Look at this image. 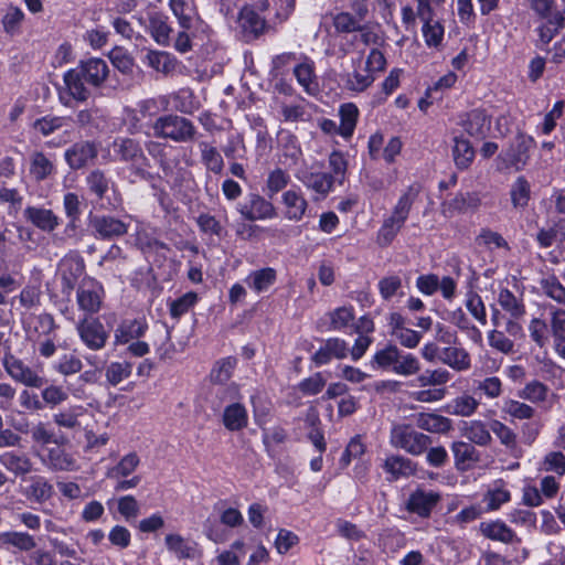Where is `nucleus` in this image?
<instances>
[{
  "label": "nucleus",
  "instance_id": "obj_48",
  "mask_svg": "<svg viewBox=\"0 0 565 565\" xmlns=\"http://www.w3.org/2000/svg\"><path fill=\"white\" fill-rule=\"evenodd\" d=\"M398 358L399 349L394 344H388L374 354L371 365L374 369L392 370L394 372Z\"/></svg>",
  "mask_w": 565,
  "mask_h": 565
},
{
  "label": "nucleus",
  "instance_id": "obj_37",
  "mask_svg": "<svg viewBox=\"0 0 565 565\" xmlns=\"http://www.w3.org/2000/svg\"><path fill=\"white\" fill-rule=\"evenodd\" d=\"M0 545L6 547H14L20 552H30L36 546L35 539L20 531H7L0 533Z\"/></svg>",
  "mask_w": 565,
  "mask_h": 565
},
{
  "label": "nucleus",
  "instance_id": "obj_59",
  "mask_svg": "<svg viewBox=\"0 0 565 565\" xmlns=\"http://www.w3.org/2000/svg\"><path fill=\"white\" fill-rule=\"evenodd\" d=\"M84 413L83 406H72L53 415V420L58 427L74 429L81 426L78 417Z\"/></svg>",
  "mask_w": 565,
  "mask_h": 565
},
{
  "label": "nucleus",
  "instance_id": "obj_56",
  "mask_svg": "<svg viewBox=\"0 0 565 565\" xmlns=\"http://www.w3.org/2000/svg\"><path fill=\"white\" fill-rule=\"evenodd\" d=\"M452 153L456 166L461 170L467 169L475 157L470 142L463 138H455Z\"/></svg>",
  "mask_w": 565,
  "mask_h": 565
},
{
  "label": "nucleus",
  "instance_id": "obj_53",
  "mask_svg": "<svg viewBox=\"0 0 565 565\" xmlns=\"http://www.w3.org/2000/svg\"><path fill=\"white\" fill-rule=\"evenodd\" d=\"M451 379V374L448 370L444 367L438 369H427L423 373H420L417 379V385L420 387L426 386H440L447 384Z\"/></svg>",
  "mask_w": 565,
  "mask_h": 565
},
{
  "label": "nucleus",
  "instance_id": "obj_16",
  "mask_svg": "<svg viewBox=\"0 0 565 565\" xmlns=\"http://www.w3.org/2000/svg\"><path fill=\"white\" fill-rule=\"evenodd\" d=\"M114 157L109 161H124L139 163L146 160L143 150L138 140L128 137H117L110 145Z\"/></svg>",
  "mask_w": 565,
  "mask_h": 565
},
{
  "label": "nucleus",
  "instance_id": "obj_24",
  "mask_svg": "<svg viewBox=\"0 0 565 565\" xmlns=\"http://www.w3.org/2000/svg\"><path fill=\"white\" fill-rule=\"evenodd\" d=\"M0 465L15 477H24L33 471L31 458L24 452L14 450L1 454Z\"/></svg>",
  "mask_w": 565,
  "mask_h": 565
},
{
  "label": "nucleus",
  "instance_id": "obj_47",
  "mask_svg": "<svg viewBox=\"0 0 565 565\" xmlns=\"http://www.w3.org/2000/svg\"><path fill=\"white\" fill-rule=\"evenodd\" d=\"M510 198L513 207L524 209L527 206L531 199V185L523 175L518 177L512 183Z\"/></svg>",
  "mask_w": 565,
  "mask_h": 565
},
{
  "label": "nucleus",
  "instance_id": "obj_49",
  "mask_svg": "<svg viewBox=\"0 0 565 565\" xmlns=\"http://www.w3.org/2000/svg\"><path fill=\"white\" fill-rule=\"evenodd\" d=\"M290 182L289 173L281 169L275 168L268 172L265 193L268 199H273L278 192L282 191Z\"/></svg>",
  "mask_w": 565,
  "mask_h": 565
},
{
  "label": "nucleus",
  "instance_id": "obj_60",
  "mask_svg": "<svg viewBox=\"0 0 565 565\" xmlns=\"http://www.w3.org/2000/svg\"><path fill=\"white\" fill-rule=\"evenodd\" d=\"M540 469L545 472H554L557 476L565 475V455L558 450L548 451L540 463Z\"/></svg>",
  "mask_w": 565,
  "mask_h": 565
},
{
  "label": "nucleus",
  "instance_id": "obj_43",
  "mask_svg": "<svg viewBox=\"0 0 565 565\" xmlns=\"http://www.w3.org/2000/svg\"><path fill=\"white\" fill-rule=\"evenodd\" d=\"M383 467L394 479L409 477L416 472V463L403 456H391L386 458Z\"/></svg>",
  "mask_w": 565,
  "mask_h": 565
},
{
  "label": "nucleus",
  "instance_id": "obj_22",
  "mask_svg": "<svg viewBox=\"0 0 565 565\" xmlns=\"http://www.w3.org/2000/svg\"><path fill=\"white\" fill-rule=\"evenodd\" d=\"M148 32L153 41L161 46L171 45V34L173 28L169 23V18L162 12H151L149 14Z\"/></svg>",
  "mask_w": 565,
  "mask_h": 565
},
{
  "label": "nucleus",
  "instance_id": "obj_6",
  "mask_svg": "<svg viewBox=\"0 0 565 565\" xmlns=\"http://www.w3.org/2000/svg\"><path fill=\"white\" fill-rule=\"evenodd\" d=\"M105 297L103 285L93 277H84L76 290V303L85 317H92L102 309Z\"/></svg>",
  "mask_w": 565,
  "mask_h": 565
},
{
  "label": "nucleus",
  "instance_id": "obj_54",
  "mask_svg": "<svg viewBox=\"0 0 565 565\" xmlns=\"http://www.w3.org/2000/svg\"><path fill=\"white\" fill-rule=\"evenodd\" d=\"M510 499V491L503 484H495L484 493L482 501L486 503L487 511H495Z\"/></svg>",
  "mask_w": 565,
  "mask_h": 565
},
{
  "label": "nucleus",
  "instance_id": "obj_36",
  "mask_svg": "<svg viewBox=\"0 0 565 565\" xmlns=\"http://www.w3.org/2000/svg\"><path fill=\"white\" fill-rule=\"evenodd\" d=\"M237 23L245 34L254 36L260 34L265 29V20L250 7L241 9Z\"/></svg>",
  "mask_w": 565,
  "mask_h": 565
},
{
  "label": "nucleus",
  "instance_id": "obj_64",
  "mask_svg": "<svg viewBox=\"0 0 565 565\" xmlns=\"http://www.w3.org/2000/svg\"><path fill=\"white\" fill-rule=\"evenodd\" d=\"M301 159L302 150L300 146L292 136H289L287 142L282 147L280 163L286 168H292L297 166Z\"/></svg>",
  "mask_w": 565,
  "mask_h": 565
},
{
  "label": "nucleus",
  "instance_id": "obj_20",
  "mask_svg": "<svg viewBox=\"0 0 565 565\" xmlns=\"http://www.w3.org/2000/svg\"><path fill=\"white\" fill-rule=\"evenodd\" d=\"M148 323L145 318L124 319L114 333L115 344H127L145 335Z\"/></svg>",
  "mask_w": 565,
  "mask_h": 565
},
{
  "label": "nucleus",
  "instance_id": "obj_25",
  "mask_svg": "<svg viewBox=\"0 0 565 565\" xmlns=\"http://www.w3.org/2000/svg\"><path fill=\"white\" fill-rule=\"evenodd\" d=\"M315 70V62L306 56L302 62H299L294 66V75L298 84L309 95H316L319 90L318 78Z\"/></svg>",
  "mask_w": 565,
  "mask_h": 565
},
{
  "label": "nucleus",
  "instance_id": "obj_13",
  "mask_svg": "<svg viewBox=\"0 0 565 565\" xmlns=\"http://www.w3.org/2000/svg\"><path fill=\"white\" fill-rule=\"evenodd\" d=\"M534 147L535 141L532 137L520 135L501 157L505 161L507 167L521 171L527 164L531 150Z\"/></svg>",
  "mask_w": 565,
  "mask_h": 565
},
{
  "label": "nucleus",
  "instance_id": "obj_33",
  "mask_svg": "<svg viewBox=\"0 0 565 565\" xmlns=\"http://www.w3.org/2000/svg\"><path fill=\"white\" fill-rule=\"evenodd\" d=\"M491 120L484 110L475 109L468 114L463 124L465 130L477 139H483L489 129Z\"/></svg>",
  "mask_w": 565,
  "mask_h": 565
},
{
  "label": "nucleus",
  "instance_id": "obj_42",
  "mask_svg": "<svg viewBox=\"0 0 565 565\" xmlns=\"http://www.w3.org/2000/svg\"><path fill=\"white\" fill-rule=\"evenodd\" d=\"M86 185L92 194L98 200H103L107 192L114 186L113 181L106 172L100 169H94L85 178Z\"/></svg>",
  "mask_w": 565,
  "mask_h": 565
},
{
  "label": "nucleus",
  "instance_id": "obj_27",
  "mask_svg": "<svg viewBox=\"0 0 565 565\" xmlns=\"http://www.w3.org/2000/svg\"><path fill=\"white\" fill-rule=\"evenodd\" d=\"M142 62L163 75L172 74L178 66V58L169 52L149 50Z\"/></svg>",
  "mask_w": 565,
  "mask_h": 565
},
{
  "label": "nucleus",
  "instance_id": "obj_55",
  "mask_svg": "<svg viewBox=\"0 0 565 565\" xmlns=\"http://www.w3.org/2000/svg\"><path fill=\"white\" fill-rule=\"evenodd\" d=\"M132 364L127 361L110 362L105 369V377L111 386H116L131 375Z\"/></svg>",
  "mask_w": 565,
  "mask_h": 565
},
{
  "label": "nucleus",
  "instance_id": "obj_44",
  "mask_svg": "<svg viewBox=\"0 0 565 565\" xmlns=\"http://www.w3.org/2000/svg\"><path fill=\"white\" fill-rule=\"evenodd\" d=\"M276 278V270L271 267H266L252 271L246 278V282L252 289L259 294L273 286Z\"/></svg>",
  "mask_w": 565,
  "mask_h": 565
},
{
  "label": "nucleus",
  "instance_id": "obj_21",
  "mask_svg": "<svg viewBox=\"0 0 565 565\" xmlns=\"http://www.w3.org/2000/svg\"><path fill=\"white\" fill-rule=\"evenodd\" d=\"M439 500L440 495L438 492L418 489L409 495L407 510L422 518H427Z\"/></svg>",
  "mask_w": 565,
  "mask_h": 565
},
{
  "label": "nucleus",
  "instance_id": "obj_28",
  "mask_svg": "<svg viewBox=\"0 0 565 565\" xmlns=\"http://www.w3.org/2000/svg\"><path fill=\"white\" fill-rule=\"evenodd\" d=\"M159 100L164 108L171 104L175 110L183 114H191L198 109V103L190 88H180L168 96H161Z\"/></svg>",
  "mask_w": 565,
  "mask_h": 565
},
{
  "label": "nucleus",
  "instance_id": "obj_9",
  "mask_svg": "<svg viewBox=\"0 0 565 565\" xmlns=\"http://www.w3.org/2000/svg\"><path fill=\"white\" fill-rule=\"evenodd\" d=\"M85 271L84 258L77 252H70L58 263L62 292L70 296Z\"/></svg>",
  "mask_w": 565,
  "mask_h": 565
},
{
  "label": "nucleus",
  "instance_id": "obj_14",
  "mask_svg": "<svg viewBox=\"0 0 565 565\" xmlns=\"http://www.w3.org/2000/svg\"><path fill=\"white\" fill-rule=\"evenodd\" d=\"M169 6L180 29H207L191 0H169Z\"/></svg>",
  "mask_w": 565,
  "mask_h": 565
},
{
  "label": "nucleus",
  "instance_id": "obj_29",
  "mask_svg": "<svg viewBox=\"0 0 565 565\" xmlns=\"http://www.w3.org/2000/svg\"><path fill=\"white\" fill-rule=\"evenodd\" d=\"M22 494L31 502L43 503L53 495V486L43 476H33L29 484L22 490Z\"/></svg>",
  "mask_w": 565,
  "mask_h": 565
},
{
  "label": "nucleus",
  "instance_id": "obj_3",
  "mask_svg": "<svg viewBox=\"0 0 565 565\" xmlns=\"http://www.w3.org/2000/svg\"><path fill=\"white\" fill-rule=\"evenodd\" d=\"M352 71L345 75L347 89L355 93L366 90L375 81L376 75L385 70L386 58L382 51L374 47L363 62V52L351 61Z\"/></svg>",
  "mask_w": 565,
  "mask_h": 565
},
{
  "label": "nucleus",
  "instance_id": "obj_41",
  "mask_svg": "<svg viewBox=\"0 0 565 565\" xmlns=\"http://www.w3.org/2000/svg\"><path fill=\"white\" fill-rule=\"evenodd\" d=\"M416 425L418 428L429 433L445 434L450 430L451 420L438 414L422 413L416 418Z\"/></svg>",
  "mask_w": 565,
  "mask_h": 565
},
{
  "label": "nucleus",
  "instance_id": "obj_11",
  "mask_svg": "<svg viewBox=\"0 0 565 565\" xmlns=\"http://www.w3.org/2000/svg\"><path fill=\"white\" fill-rule=\"evenodd\" d=\"M99 143L94 140H79L68 147L64 159L72 170H79L93 163L98 157Z\"/></svg>",
  "mask_w": 565,
  "mask_h": 565
},
{
  "label": "nucleus",
  "instance_id": "obj_34",
  "mask_svg": "<svg viewBox=\"0 0 565 565\" xmlns=\"http://www.w3.org/2000/svg\"><path fill=\"white\" fill-rule=\"evenodd\" d=\"M223 424L226 429L236 431L245 428L248 424V415L245 406L241 403H232L224 408Z\"/></svg>",
  "mask_w": 565,
  "mask_h": 565
},
{
  "label": "nucleus",
  "instance_id": "obj_63",
  "mask_svg": "<svg viewBox=\"0 0 565 565\" xmlns=\"http://www.w3.org/2000/svg\"><path fill=\"white\" fill-rule=\"evenodd\" d=\"M83 363L78 356L73 353H65L53 364V370L57 373L68 376L78 373Z\"/></svg>",
  "mask_w": 565,
  "mask_h": 565
},
{
  "label": "nucleus",
  "instance_id": "obj_19",
  "mask_svg": "<svg viewBox=\"0 0 565 565\" xmlns=\"http://www.w3.org/2000/svg\"><path fill=\"white\" fill-rule=\"evenodd\" d=\"M295 177L299 180L308 190L315 193L327 196L333 186V177L327 172H311L307 169H299Z\"/></svg>",
  "mask_w": 565,
  "mask_h": 565
},
{
  "label": "nucleus",
  "instance_id": "obj_7",
  "mask_svg": "<svg viewBox=\"0 0 565 565\" xmlns=\"http://www.w3.org/2000/svg\"><path fill=\"white\" fill-rule=\"evenodd\" d=\"M241 216L249 222L271 220L277 216L275 205L259 193H248L243 202L236 205Z\"/></svg>",
  "mask_w": 565,
  "mask_h": 565
},
{
  "label": "nucleus",
  "instance_id": "obj_61",
  "mask_svg": "<svg viewBox=\"0 0 565 565\" xmlns=\"http://www.w3.org/2000/svg\"><path fill=\"white\" fill-rule=\"evenodd\" d=\"M502 412L513 419H531L535 415V409L520 401L507 399L503 403Z\"/></svg>",
  "mask_w": 565,
  "mask_h": 565
},
{
  "label": "nucleus",
  "instance_id": "obj_30",
  "mask_svg": "<svg viewBox=\"0 0 565 565\" xmlns=\"http://www.w3.org/2000/svg\"><path fill=\"white\" fill-rule=\"evenodd\" d=\"M479 529L484 537L492 541L504 544L518 541L515 532L501 520L481 522Z\"/></svg>",
  "mask_w": 565,
  "mask_h": 565
},
{
  "label": "nucleus",
  "instance_id": "obj_23",
  "mask_svg": "<svg viewBox=\"0 0 565 565\" xmlns=\"http://www.w3.org/2000/svg\"><path fill=\"white\" fill-rule=\"evenodd\" d=\"M480 204L481 199L478 193H458L451 200H447L441 203V214L446 217H452L456 213L476 210Z\"/></svg>",
  "mask_w": 565,
  "mask_h": 565
},
{
  "label": "nucleus",
  "instance_id": "obj_10",
  "mask_svg": "<svg viewBox=\"0 0 565 565\" xmlns=\"http://www.w3.org/2000/svg\"><path fill=\"white\" fill-rule=\"evenodd\" d=\"M42 465L53 472H72L79 469V465L74 454L67 451L61 446L45 447L42 454H39Z\"/></svg>",
  "mask_w": 565,
  "mask_h": 565
},
{
  "label": "nucleus",
  "instance_id": "obj_5",
  "mask_svg": "<svg viewBox=\"0 0 565 565\" xmlns=\"http://www.w3.org/2000/svg\"><path fill=\"white\" fill-rule=\"evenodd\" d=\"M391 445L413 456L423 455L431 444L429 436L417 431L412 425H393L390 434Z\"/></svg>",
  "mask_w": 565,
  "mask_h": 565
},
{
  "label": "nucleus",
  "instance_id": "obj_46",
  "mask_svg": "<svg viewBox=\"0 0 565 565\" xmlns=\"http://www.w3.org/2000/svg\"><path fill=\"white\" fill-rule=\"evenodd\" d=\"M201 160L207 171L221 174L224 168V160L216 147L202 141L199 143Z\"/></svg>",
  "mask_w": 565,
  "mask_h": 565
},
{
  "label": "nucleus",
  "instance_id": "obj_50",
  "mask_svg": "<svg viewBox=\"0 0 565 565\" xmlns=\"http://www.w3.org/2000/svg\"><path fill=\"white\" fill-rule=\"evenodd\" d=\"M498 302L500 307L511 316V318L520 319L525 315V307L522 299L514 296L507 288L500 290Z\"/></svg>",
  "mask_w": 565,
  "mask_h": 565
},
{
  "label": "nucleus",
  "instance_id": "obj_26",
  "mask_svg": "<svg viewBox=\"0 0 565 565\" xmlns=\"http://www.w3.org/2000/svg\"><path fill=\"white\" fill-rule=\"evenodd\" d=\"M23 214L28 222L43 232L51 233L60 225L58 216L49 209L26 206Z\"/></svg>",
  "mask_w": 565,
  "mask_h": 565
},
{
  "label": "nucleus",
  "instance_id": "obj_2",
  "mask_svg": "<svg viewBox=\"0 0 565 565\" xmlns=\"http://www.w3.org/2000/svg\"><path fill=\"white\" fill-rule=\"evenodd\" d=\"M422 192V185L417 182L408 185L399 195L391 214L384 218L377 235L376 243L381 247L392 244L399 231L406 223L412 207Z\"/></svg>",
  "mask_w": 565,
  "mask_h": 565
},
{
  "label": "nucleus",
  "instance_id": "obj_4",
  "mask_svg": "<svg viewBox=\"0 0 565 565\" xmlns=\"http://www.w3.org/2000/svg\"><path fill=\"white\" fill-rule=\"evenodd\" d=\"M152 130L154 137L179 143L190 142L196 135V128L190 119L173 114L157 118L152 124Z\"/></svg>",
  "mask_w": 565,
  "mask_h": 565
},
{
  "label": "nucleus",
  "instance_id": "obj_18",
  "mask_svg": "<svg viewBox=\"0 0 565 565\" xmlns=\"http://www.w3.org/2000/svg\"><path fill=\"white\" fill-rule=\"evenodd\" d=\"M348 355V343L340 338H330L312 355V361L317 366H321L328 364L332 359L342 360Z\"/></svg>",
  "mask_w": 565,
  "mask_h": 565
},
{
  "label": "nucleus",
  "instance_id": "obj_15",
  "mask_svg": "<svg viewBox=\"0 0 565 565\" xmlns=\"http://www.w3.org/2000/svg\"><path fill=\"white\" fill-rule=\"evenodd\" d=\"M281 206L282 215L287 221L300 222L309 204L300 188H291L281 194Z\"/></svg>",
  "mask_w": 565,
  "mask_h": 565
},
{
  "label": "nucleus",
  "instance_id": "obj_39",
  "mask_svg": "<svg viewBox=\"0 0 565 565\" xmlns=\"http://www.w3.org/2000/svg\"><path fill=\"white\" fill-rule=\"evenodd\" d=\"M54 162L43 152L36 151L30 158V174L40 182L49 179L55 173Z\"/></svg>",
  "mask_w": 565,
  "mask_h": 565
},
{
  "label": "nucleus",
  "instance_id": "obj_62",
  "mask_svg": "<svg viewBox=\"0 0 565 565\" xmlns=\"http://www.w3.org/2000/svg\"><path fill=\"white\" fill-rule=\"evenodd\" d=\"M42 290L40 284L26 285L18 296L19 303L25 310H31L41 305Z\"/></svg>",
  "mask_w": 565,
  "mask_h": 565
},
{
  "label": "nucleus",
  "instance_id": "obj_1",
  "mask_svg": "<svg viewBox=\"0 0 565 565\" xmlns=\"http://www.w3.org/2000/svg\"><path fill=\"white\" fill-rule=\"evenodd\" d=\"M108 74L109 67L105 60L90 57L81 61L75 68L68 70L63 79L70 96L77 102H85L90 96L86 84L95 88L100 87Z\"/></svg>",
  "mask_w": 565,
  "mask_h": 565
},
{
  "label": "nucleus",
  "instance_id": "obj_57",
  "mask_svg": "<svg viewBox=\"0 0 565 565\" xmlns=\"http://www.w3.org/2000/svg\"><path fill=\"white\" fill-rule=\"evenodd\" d=\"M68 118L61 116H44L33 122V129L43 137H47L58 129L65 127Z\"/></svg>",
  "mask_w": 565,
  "mask_h": 565
},
{
  "label": "nucleus",
  "instance_id": "obj_51",
  "mask_svg": "<svg viewBox=\"0 0 565 565\" xmlns=\"http://www.w3.org/2000/svg\"><path fill=\"white\" fill-rule=\"evenodd\" d=\"M168 551L179 559L192 558L194 547L180 534H168L164 537Z\"/></svg>",
  "mask_w": 565,
  "mask_h": 565
},
{
  "label": "nucleus",
  "instance_id": "obj_12",
  "mask_svg": "<svg viewBox=\"0 0 565 565\" xmlns=\"http://www.w3.org/2000/svg\"><path fill=\"white\" fill-rule=\"evenodd\" d=\"M76 331L82 342L93 351L100 350L106 345L108 333L97 318L84 317L77 322Z\"/></svg>",
  "mask_w": 565,
  "mask_h": 565
},
{
  "label": "nucleus",
  "instance_id": "obj_35",
  "mask_svg": "<svg viewBox=\"0 0 565 565\" xmlns=\"http://www.w3.org/2000/svg\"><path fill=\"white\" fill-rule=\"evenodd\" d=\"M340 117V136L345 140H349L355 130L359 119V108L353 103H345L339 107Z\"/></svg>",
  "mask_w": 565,
  "mask_h": 565
},
{
  "label": "nucleus",
  "instance_id": "obj_40",
  "mask_svg": "<svg viewBox=\"0 0 565 565\" xmlns=\"http://www.w3.org/2000/svg\"><path fill=\"white\" fill-rule=\"evenodd\" d=\"M479 406V399L468 393H463L449 402L447 411L455 416L470 417L478 411Z\"/></svg>",
  "mask_w": 565,
  "mask_h": 565
},
{
  "label": "nucleus",
  "instance_id": "obj_31",
  "mask_svg": "<svg viewBox=\"0 0 565 565\" xmlns=\"http://www.w3.org/2000/svg\"><path fill=\"white\" fill-rule=\"evenodd\" d=\"M451 450L458 470L466 471L480 460L478 450L469 443L455 441L451 445Z\"/></svg>",
  "mask_w": 565,
  "mask_h": 565
},
{
  "label": "nucleus",
  "instance_id": "obj_45",
  "mask_svg": "<svg viewBox=\"0 0 565 565\" xmlns=\"http://www.w3.org/2000/svg\"><path fill=\"white\" fill-rule=\"evenodd\" d=\"M140 458L136 452H129L124 456L117 465L107 469L106 478L121 479L129 477L139 466Z\"/></svg>",
  "mask_w": 565,
  "mask_h": 565
},
{
  "label": "nucleus",
  "instance_id": "obj_32",
  "mask_svg": "<svg viewBox=\"0 0 565 565\" xmlns=\"http://www.w3.org/2000/svg\"><path fill=\"white\" fill-rule=\"evenodd\" d=\"M439 361L457 372H463L470 369V354L462 348L446 347L443 348Z\"/></svg>",
  "mask_w": 565,
  "mask_h": 565
},
{
  "label": "nucleus",
  "instance_id": "obj_52",
  "mask_svg": "<svg viewBox=\"0 0 565 565\" xmlns=\"http://www.w3.org/2000/svg\"><path fill=\"white\" fill-rule=\"evenodd\" d=\"M436 13L428 19H419L423 22V35L428 46H437L444 39V26L435 20Z\"/></svg>",
  "mask_w": 565,
  "mask_h": 565
},
{
  "label": "nucleus",
  "instance_id": "obj_38",
  "mask_svg": "<svg viewBox=\"0 0 565 565\" xmlns=\"http://www.w3.org/2000/svg\"><path fill=\"white\" fill-rule=\"evenodd\" d=\"M462 435L472 444L487 447L492 441V436L487 424L482 420H470L465 424Z\"/></svg>",
  "mask_w": 565,
  "mask_h": 565
},
{
  "label": "nucleus",
  "instance_id": "obj_58",
  "mask_svg": "<svg viewBox=\"0 0 565 565\" xmlns=\"http://www.w3.org/2000/svg\"><path fill=\"white\" fill-rule=\"evenodd\" d=\"M548 387L540 381H531L519 392V397L531 403H543L548 395Z\"/></svg>",
  "mask_w": 565,
  "mask_h": 565
},
{
  "label": "nucleus",
  "instance_id": "obj_17",
  "mask_svg": "<svg viewBox=\"0 0 565 565\" xmlns=\"http://www.w3.org/2000/svg\"><path fill=\"white\" fill-rule=\"evenodd\" d=\"M95 236L99 239H114L124 236L129 224L109 215L95 216L92 222Z\"/></svg>",
  "mask_w": 565,
  "mask_h": 565
},
{
  "label": "nucleus",
  "instance_id": "obj_8",
  "mask_svg": "<svg viewBox=\"0 0 565 565\" xmlns=\"http://www.w3.org/2000/svg\"><path fill=\"white\" fill-rule=\"evenodd\" d=\"M1 362L6 373L17 383L34 388H40L45 383L44 377L10 352L3 355Z\"/></svg>",
  "mask_w": 565,
  "mask_h": 565
}]
</instances>
